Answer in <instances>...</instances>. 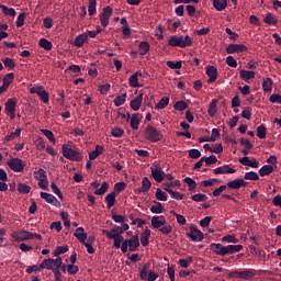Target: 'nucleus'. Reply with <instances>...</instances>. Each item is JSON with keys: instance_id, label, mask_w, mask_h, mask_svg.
<instances>
[{"instance_id": "obj_1", "label": "nucleus", "mask_w": 281, "mask_h": 281, "mask_svg": "<svg viewBox=\"0 0 281 281\" xmlns=\"http://www.w3.org/2000/svg\"><path fill=\"white\" fill-rule=\"evenodd\" d=\"M210 250L215 254V256H220L224 258V256H234V254H238L243 251V245H223L221 243H211L209 246Z\"/></svg>"}, {"instance_id": "obj_2", "label": "nucleus", "mask_w": 281, "mask_h": 281, "mask_svg": "<svg viewBox=\"0 0 281 281\" xmlns=\"http://www.w3.org/2000/svg\"><path fill=\"white\" fill-rule=\"evenodd\" d=\"M60 267H63V257H57L56 259H44L40 263V269H47V271H53L55 276H60Z\"/></svg>"}, {"instance_id": "obj_3", "label": "nucleus", "mask_w": 281, "mask_h": 281, "mask_svg": "<svg viewBox=\"0 0 281 281\" xmlns=\"http://www.w3.org/2000/svg\"><path fill=\"white\" fill-rule=\"evenodd\" d=\"M151 227L154 229H159L160 233H162L165 236H168L172 232V226L170 224H167L166 217L154 215L150 220Z\"/></svg>"}, {"instance_id": "obj_4", "label": "nucleus", "mask_w": 281, "mask_h": 281, "mask_svg": "<svg viewBox=\"0 0 281 281\" xmlns=\"http://www.w3.org/2000/svg\"><path fill=\"white\" fill-rule=\"evenodd\" d=\"M103 234L109 238V240H113V247L115 249H122V243H124V236L120 234L119 232H122L120 229V226L113 227L111 231H102Z\"/></svg>"}, {"instance_id": "obj_5", "label": "nucleus", "mask_w": 281, "mask_h": 281, "mask_svg": "<svg viewBox=\"0 0 281 281\" xmlns=\"http://www.w3.org/2000/svg\"><path fill=\"white\" fill-rule=\"evenodd\" d=\"M192 43H193V40L191 38L190 35H186L184 37L172 35L168 40V45H170L171 47H181V48L192 47Z\"/></svg>"}, {"instance_id": "obj_6", "label": "nucleus", "mask_w": 281, "mask_h": 281, "mask_svg": "<svg viewBox=\"0 0 281 281\" xmlns=\"http://www.w3.org/2000/svg\"><path fill=\"white\" fill-rule=\"evenodd\" d=\"M61 154L65 159H69V161H81L82 160V155L80 151L75 150L71 148V145L69 144H64L61 146Z\"/></svg>"}, {"instance_id": "obj_7", "label": "nucleus", "mask_w": 281, "mask_h": 281, "mask_svg": "<svg viewBox=\"0 0 281 281\" xmlns=\"http://www.w3.org/2000/svg\"><path fill=\"white\" fill-rule=\"evenodd\" d=\"M139 249V235H133L128 239H124L122 243L121 251L126 254V251H137Z\"/></svg>"}, {"instance_id": "obj_8", "label": "nucleus", "mask_w": 281, "mask_h": 281, "mask_svg": "<svg viewBox=\"0 0 281 281\" xmlns=\"http://www.w3.org/2000/svg\"><path fill=\"white\" fill-rule=\"evenodd\" d=\"M145 138L148 139V142H151L153 144H156L157 142H161L164 139V135L159 130H157L153 125H148L145 130Z\"/></svg>"}, {"instance_id": "obj_9", "label": "nucleus", "mask_w": 281, "mask_h": 281, "mask_svg": "<svg viewBox=\"0 0 281 281\" xmlns=\"http://www.w3.org/2000/svg\"><path fill=\"white\" fill-rule=\"evenodd\" d=\"M30 93L38 95L40 100H42V102L44 104H49V92H47V90H45V87L34 86V87L30 88Z\"/></svg>"}, {"instance_id": "obj_10", "label": "nucleus", "mask_w": 281, "mask_h": 281, "mask_svg": "<svg viewBox=\"0 0 281 281\" xmlns=\"http://www.w3.org/2000/svg\"><path fill=\"white\" fill-rule=\"evenodd\" d=\"M111 16H113V8L109 5L104 7L99 14L102 27H106L109 25Z\"/></svg>"}, {"instance_id": "obj_11", "label": "nucleus", "mask_w": 281, "mask_h": 281, "mask_svg": "<svg viewBox=\"0 0 281 281\" xmlns=\"http://www.w3.org/2000/svg\"><path fill=\"white\" fill-rule=\"evenodd\" d=\"M151 177L157 183H161L164 181L166 173L164 172V169L161 168V165L154 162L150 167Z\"/></svg>"}, {"instance_id": "obj_12", "label": "nucleus", "mask_w": 281, "mask_h": 281, "mask_svg": "<svg viewBox=\"0 0 281 281\" xmlns=\"http://www.w3.org/2000/svg\"><path fill=\"white\" fill-rule=\"evenodd\" d=\"M4 106L7 115H9L10 120H14L16 117V98L8 99Z\"/></svg>"}, {"instance_id": "obj_13", "label": "nucleus", "mask_w": 281, "mask_h": 281, "mask_svg": "<svg viewBox=\"0 0 281 281\" xmlns=\"http://www.w3.org/2000/svg\"><path fill=\"white\" fill-rule=\"evenodd\" d=\"M7 166H9L10 170L13 172H23L25 170V164L21 158H11L7 161Z\"/></svg>"}, {"instance_id": "obj_14", "label": "nucleus", "mask_w": 281, "mask_h": 281, "mask_svg": "<svg viewBox=\"0 0 281 281\" xmlns=\"http://www.w3.org/2000/svg\"><path fill=\"white\" fill-rule=\"evenodd\" d=\"M11 238L15 243H23V240H32V232L30 231H14L11 233Z\"/></svg>"}, {"instance_id": "obj_15", "label": "nucleus", "mask_w": 281, "mask_h": 281, "mask_svg": "<svg viewBox=\"0 0 281 281\" xmlns=\"http://www.w3.org/2000/svg\"><path fill=\"white\" fill-rule=\"evenodd\" d=\"M187 236L191 238L193 243H201L204 238L203 233L195 225L190 226V233H188Z\"/></svg>"}, {"instance_id": "obj_16", "label": "nucleus", "mask_w": 281, "mask_h": 281, "mask_svg": "<svg viewBox=\"0 0 281 281\" xmlns=\"http://www.w3.org/2000/svg\"><path fill=\"white\" fill-rule=\"evenodd\" d=\"M249 47L245 44H228L226 47V54H243V52H248Z\"/></svg>"}, {"instance_id": "obj_17", "label": "nucleus", "mask_w": 281, "mask_h": 281, "mask_svg": "<svg viewBox=\"0 0 281 281\" xmlns=\"http://www.w3.org/2000/svg\"><path fill=\"white\" fill-rule=\"evenodd\" d=\"M40 196L41 199L46 201V203H49L50 205H55V207H60V201H58V199H56L54 194L47 193V192H41Z\"/></svg>"}, {"instance_id": "obj_18", "label": "nucleus", "mask_w": 281, "mask_h": 281, "mask_svg": "<svg viewBox=\"0 0 281 281\" xmlns=\"http://www.w3.org/2000/svg\"><path fill=\"white\" fill-rule=\"evenodd\" d=\"M206 76H209V85H212V82H216L218 78V69L214 66H207L206 67Z\"/></svg>"}, {"instance_id": "obj_19", "label": "nucleus", "mask_w": 281, "mask_h": 281, "mask_svg": "<svg viewBox=\"0 0 281 281\" xmlns=\"http://www.w3.org/2000/svg\"><path fill=\"white\" fill-rule=\"evenodd\" d=\"M236 169L231 168L229 165L217 167L213 170V175H234Z\"/></svg>"}, {"instance_id": "obj_20", "label": "nucleus", "mask_w": 281, "mask_h": 281, "mask_svg": "<svg viewBox=\"0 0 281 281\" xmlns=\"http://www.w3.org/2000/svg\"><path fill=\"white\" fill-rule=\"evenodd\" d=\"M226 187L231 190H240V188L247 187V182H245L243 179H235L233 181H229L226 183Z\"/></svg>"}, {"instance_id": "obj_21", "label": "nucleus", "mask_w": 281, "mask_h": 281, "mask_svg": "<svg viewBox=\"0 0 281 281\" xmlns=\"http://www.w3.org/2000/svg\"><path fill=\"white\" fill-rule=\"evenodd\" d=\"M142 102H144V93H139L130 102L131 110L137 111L138 109H140Z\"/></svg>"}, {"instance_id": "obj_22", "label": "nucleus", "mask_w": 281, "mask_h": 281, "mask_svg": "<svg viewBox=\"0 0 281 281\" xmlns=\"http://www.w3.org/2000/svg\"><path fill=\"white\" fill-rule=\"evenodd\" d=\"M239 164L243 166H248V168H258L259 166L258 159H249L247 156L239 158Z\"/></svg>"}, {"instance_id": "obj_23", "label": "nucleus", "mask_w": 281, "mask_h": 281, "mask_svg": "<svg viewBox=\"0 0 281 281\" xmlns=\"http://www.w3.org/2000/svg\"><path fill=\"white\" fill-rule=\"evenodd\" d=\"M89 41V34L81 33L75 37L74 45L75 47H82Z\"/></svg>"}, {"instance_id": "obj_24", "label": "nucleus", "mask_w": 281, "mask_h": 281, "mask_svg": "<svg viewBox=\"0 0 281 281\" xmlns=\"http://www.w3.org/2000/svg\"><path fill=\"white\" fill-rule=\"evenodd\" d=\"M140 123H142V114L136 113L130 117V124L133 131H137V128H139Z\"/></svg>"}, {"instance_id": "obj_25", "label": "nucleus", "mask_w": 281, "mask_h": 281, "mask_svg": "<svg viewBox=\"0 0 281 281\" xmlns=\"http://www.w3.org/2000/svg\"><path fill=\"white\" fill-rule=\"evenodd\" d=\"M74 236H76L77 240H79V243L85 244L87 243V233L85 232L83 227H78L75 233Z\"/></svg>"}, {"instance_id": "obj_26", "label": "nucleus", "mask_w": 281, "mask_h": 281, "mask_svg": "<svg viewBox=\"0 0 281 281\" xmlns=\"http://www.w3.org/2000/svg\"><path fill=\"white\" fill-rule=\"evenodd\" d=\"M239 78H241L244 80V82H247L249 80H254V78H256V72H254V70H240L239 71Z\"/></svg>"}, {"instance_id": "obj_27", "label": "nucleus", "mask_w": 281, "mask_h": 281, "mask_svg": "<svg viewBox=\"0 0 281 281\" xmlns=\"http://www.w3.org/2000/svg\"><path fill=\"white\" fill-rule=\"evenodd\" d=\"M139 76H142V72L137 71L130 77L128 79L130 87H132L133 89L139 88Z\"/></svg>"}, {"instance_id": "obj_28", "label": "nucleus", "mask_w": 281, "mask_h": 281, "mask_svg": "<svg viewBox=\"0 0 281 281\" xmlns=\"http://www.w3.org/2000/svg\"><path fill=\"white\" fill-rule=\"evenodd\" d=\"M155 205L150 206V213L151 214H164L166 212V207H164V204L161 202L154 201Z\"/></svg>"}, {"instance_id": "obj_29", "label": "nucleus", "mask_w": 281, "mask_h": 281, "mask_svg": "<svg viewBox=\"0 0 281 281\" xmlns=\"http://www.w3.org/2000/svg\"><path fill=\"white\" fill-rule=\"evenodd\" d=\"M102 153H104V147H102L101 145H95V149L89 154L90 161H94V159H98V157H100Z\"/></svg>"}, {"instance_id": "obj_30", "label": "nucleus", "mask_w": 281, "mask_h": 281, "mask_svg": "<svg viewBox=\"0 0 281 281\" xmlns=\"http://www.w3.org/2000/svg\"><path fill=\"white\" fill-rule=\"evenodd\" d=\"M262 89L265 93H271L273 90V80L271 78L267 77L262 79Z\"/></svg>"}, {"instance_id": "obj_31", "label": "nucleus", "mask_w": 281, "mask_h": 281, "mask_svg": "<svg viewBox=\"0 0 281 281\" xmlns=\"http://www.w3.org/2000/svg\"><path fill=\"white\" fill-rule=\"evenodd\" d=\"M61 269L63 271H67L69 276H76V273H78V271L80 270L78 266L74 263L63 265Z\"/></svg>"}, {"instance_id": "obj_32", "label": "nucleus", "mask_w": 281, "mask_h": 281, "mask_svg": "<svg viewBox=\"0 0 281 281\" xmlns=\"http://www.w3.org/2000/svg\"><path fill=\"white\" fill-rule=\"evenodd\" d=\"M147 52H150V44L146 41H143L138 45L139 56H146Z\"/></svg>"}, {"instance_id": "obj_33", "label": "nucleus", "mask_w": 281, "mask_h": 281, "mask_svg": "<svg viewBox=\"0 0 281 281\" xmlns=\"http://www.w3.org/2000/svg\"><path fill=\"white\" fill-rule=\"evenodd\" d=\"M117 196V193L115 191H112L105 196V203L108 205V209L111 210L113 205H115V199Z\"/></svg>"}, {"instance_id": "obj_34", "label": "nucleus", "mask_w": 281, "mask_h": 281, "mask_svg": "<svg viewBox=\"0 0 281 281\" xmlns=\"http://www.w3.org/2000/svg\"><path fill=\"white\" fill-rule=\"evenodd\" d=\"M238 278H240V280H251V278H256V272L251 270L239 271Z\"/></svg>"}, {"instance_id": "obj_35", "label": "nucleus", "mask_w": 281, "mask_h": 281, "mask_svg": "<svg viewBox=\"0 0 281 281\" xmlns=\"http://www.w3.org/2000/svg\"><path fill=\"white\" fill-rule=\"evenodd\" d=\"M0 10L4 16H16V10L14 8H8L5 4L0 3Z\"/></svg>"}, {"instance_id": "obj_36", "label": "nucleus", "mask_w": 281, "mask_h": 281, "mask_svg": "<svg viewBox=\"0 0 281 281\" xmlns=\"http://www.w3.org/2000/svg\"><path fill=\"white\" fill-rule=\"evenodd\" d=\"M149 240H150V229H145L140 234V244L143 245V247H148Z\"/></svg>"}, {"instance_id": "obj_37", "label": "nucleus", "mask_w": 281, "mask_h": 281, "mask_svg": "<svg viewBox=\"0 0 281 281\" xmlns=\"http://www.w3.org/2000/svg\"><path fill=\"white\" fill-rule=\"evenodd\" d=\"M217 104H218V100L214 99L211 101L210 105H209V110H207V114L210 115V117H214V115H216L217 113Z\"/></svg>"}, {"instance_id": "obj_38", "label": "nucleus", "mask_w": 281, "mask_h": 281, "mask_svg": "<svg viewBox=\"0 0 281 281\" xmlns=\"http://www.w3.org/2000/svg\"><path fill=\"white\" fill-rule=\"evenodd\" d=\"M273 172V166L265 165L259 169L260 177H269Z\"/></svg>"}, {"instance_id": "obj_39", "label": "nucleus", "mask_w": 281, "mask_h": 281, "mask_svg": "<svg viewBox=\"0 0 281 281\" xmlns=\"http://www.w3.org/2000/svg\"><path fill=\"white\" fill-rule=\"evenodd\" d=\"M213 7L215 10H217V12H223V10L227 8V0H214Z\"/></svg>"}, {"instance_id": "obj_40", "label": "nucleus", "mask_w": 281, "mask_h": 281, "mask_svg": "<svg viewBox=\"0 0 281 281\" xmlns=\"http://www.w3.org/2000/svg\"><path fill=\"white\" fill-rule=\"evenodd\" d=\"M222 243H228L229 245H236L239 243V239L236 237L235 234L225 235L222 237Z\"/></svg>"}, {"instance_id": "obj_41", "label": "nucleus", "mask_w": 281, "mask_h": 281, "mask_svg": "<svg viewBox=\"0 0 281 281\" xmlns=\"http://www.w3.org/2000/svg\"><path fill=\"white\" fill-rule=\"evenodd\" d=\"M19 137H21V127H18L13 133L4 136L3 142H13V139Z\"/></svg>"}, {"instance_id": "obj_42", "label": "nucleus", "mask_w": 281, "mask_h": 281, "mask_svg": "<svg viewBox=\"0 0 281 281\" xmlns=\"http://www.w3.org/2000/svg\"><path fill=\"white\" fill-rule=\"evenodd\" d=\"M38 45L42 47V49H45V52H52V47H54V45L47 38H41Z\"/></svg>"}, {"instance_id": "obj_43", "label": "nucleus", "mask_w": 281, "mask_h": 281, "mask_svg": "<svg viewBox=\"0 0 281 281\" xmlns=\"http://www.w3.org/2000/svg\"><path fill=\"white\" fill-rule=\"evenodd\" d=\"M98 12V1L97 0H89L88 4V14L89 16H93Z\"/></svg>"}, {"instance_id": "obj_44", "label": "nucleus", "mask_w": 281, "mask_h": 281, "mask_svg": "<svg viewBox=\"0 0 281 281\" xmlns=\"http://www.w3.org/2000/svg\"><path fill=\"white\" fill-rule=\"evenodd\" d=\"M151 186H153V183L150 182V180L147 177H145V178H143L142 188L138 189V192L146 193V192H148V190H150Z\"/></svg>"}, {"instance_id": "obj_45", "label": "nucleus", "mask_w": 281, "mask_h": 281, "mask_svg": "<svg viewBox=\"0 0 281 281\" xmlns=\"http://www.w3.org/2000/svg\"><path fill=\"white\" fill-rule=\"evenodd\" d=\"M168 104H170V98L168 97H162L159 102L155 105V109H157L158 111L166 109V106H168Z\"/></svg>"}, {"instance_id": "obj_46", "label": "nucleus", "mask_w": 281, "mask_h": 281, "mask_svg": "<svg viewBox=\"0 0 281 281\" xmlns=\"http://www.w3.org/2000/svg\"><path fill=\"white\" fill-rule=\"evenodd\" d=\"M263 22H266L268 25H277L278 24V18L273 15V13H267Z\"/></svg>"}, {"instance_id": "obj_47", "label": "nucleus", "mask_w": 281, "mask_h": 281, "mask_svg": "<svg viewBox=\"0 0 281 281\" xmlns=\"http://www.w3.org/2000/svg\"><path fill=\"white\" fill-rule=\"evenodd\" d=\"M12 82H14V74L9 72L3 77L2 85H4V87L10 88V85H12Z\"/></svg>"}, {"instance_id": "obj_48", "label": "nucleus", "mask_w": 281, "mask_h": 281, "mask_svg": "<svg viewBox=\"0 0 281 281\" xmlns=\"http://www.w3.org/2000/svg\"><path fill=\"white\" fill-rule=\"evenodd\" d=\"M150 265L149 263H145L143 266V268L139 270V278L140 280H146V278L148 277V273L150 272Z\"/></svg>"}, {"instance_id": "obj_49", "label": "nucleus", "mask_w": 281, "mask_h": 281, "mask_svg": "<svg viewBox=\"0 0 281 281\" xmlns=\"http://www.w3.org/2000/svg\"><path fill=\"white\" fill-rule=\"evenodd\" d=\"M109 190V183L108 182H103L101 184V187H99L95 191L94 194L97 196H102V194H106V191Z\"/></svg>"}, {"instance_id": "obj_50", "label": "nucleus", "mask_w": 281, "mask_h": 281, "mask_svg": "<svg viewBox=\"0 0 281 281\" xmlns=\"http://www.w3.org/2000/svg\"><path fill=\"white\" fill-rule=\"evenodd\" d=\"M257 137H259V139H265L267 137V126H265V124L257 127Z\"/></svg>"}, {"instance_id": "obj_51", "label": "nucleus", "mask_w": 281, "mask_h": 281, "mask_svg": "<svg viewBox=\"0 0 281 281\" xmlns=\"http://www.w3.org/2000/svg\"><path fill=\"white\" fill-rule=\"evenodd\" d=\"M244 179H246V181H258L260 176H258V172L256 171H249L245 173Z\"/></svg>"}, {"instance_id": "obj_52", "label": "nucleus", "mask_w": 281, "mask_h": 281, "mask_svg": "<svg viewBox=\"0 0 281 281\" xmlns=\"http://www.w3.org/2000/svg\"><path fill=\"white\" fill-rule=\"evenodd\" d=\"M166 192H168V194H170V196L172 199H176L177 201H182L183 200V195L181 193H179L178 191H173L170 188H165Z\"/></svg>"}, {"instance_id": "obj_53", "label": "nucleus", "mask_w": 281, "mask_h": 281, "mask_svg": "<svg viewBox=\"0 0 281 281\" xmlns=\"http://www.w3.org/2000/svg\"><path fill=\"white\" fill-rule=\"evenodd\" d=\"M41 133H43V135H45V137L48 138L50 144H56V137H54V132H52L49 130L42 128Z\"/></svg>"}, {"instance_id": "obj_54", "label": "nucleus", "mask_w": 281, "mask_h": 281, "mask_svg": "<svg viewBox=\"0 0 281 281\" xmlns=\"http://www.w3.org/2000/svg\"><path fill=\"white\" fill-rule=\"evenodd\" d=\"M32 188L25 183H19L18 184V192L20 194H30Z\"/></svg>"}, {"instance_id": "obj_55", "label": "nucleus", "mask_w": 281, "mask_h": 281, "mask_svg": "<svg viewBox=\"0 0 281 281\" xmlns=\"http://www.w3.org/2000/svg\"><path fill=\"white\" fill-rule=\"evenodd\" d=\"M34 179H36V181L47 179V172L45 169H38L37 171H34Z\"/></svg>"}, {"instance_id": "obj_56", "label": "nucleus", "mask_w": 281, "mask_h": 281, "mask_svg": "<svg viewBox=\"0 0 281 281\" xmlns=\"http://www.w3.org/2000/svg\"><path fill=\"white\" fill-rule=\"evenodd\" d=\"M67 251H69V246H58L54 252L53 256L58 257L63 254H67Z\"/></svg>"}, {"instance_id": "obj_57", "label": "nucleus", "mask_w": 281, "mask_h": 281, "mask_svg": "<svg viewBox=\"0 0 281 281\" xmlns=\"http://www.w3.org/2000/svg\"><path fill=\"white\" fill-rule=\"evenodd\" d=\"M126 103V93H123L121 95H117L115 99H114V104L115 106H122L123 104Z\"/></svg>"}, {"instance_id": "obj_58", "label": "nucleus", "mask_w": 281, "mask_h": 281, "mask_svg": "<svg viewBox=\"0 0 281 281\" xmlns=\"http://www.w3.org/2000/svg\"><path fill=\"white\" fill-rule=\"evenodd\" d=\"M183 182L187 183L188 189L190 191L194 190L196 188V181H194V179L187 177L183 179Z\"/></svg>"}, {"instance_id": "obj_59", "label": "nucleus", "mask_w": 281, "mask_h": 281, "mask_svg": "<svg viewBox=\"0 0 281 281\" xmlns=\"http://www.w3.org/2000/svg\"><path fill=\"white\" fill-rule=\"evenodd\" d=\"M4 67H8L10 70L14 69V67H16V64L14 63V59L10 58V57H5L2 60Z\"/></svg>"}, {"instance_id": "obj_60", "label": "nucleus", "mask_w": 281, "mask_h": 281, "mask_svg": "<svg viewBox=\"0 0 281 281\" xmlns=\"http://www.w3.org/2000/svg\"><path fill=\"white\" fill-rule=\"evenodd\" d=\"M175 111H186L188 109V103L186 101H178L173 105Z\"/></svg>"}, {"instance_id": "obj_61", "label": "nucleus", "mask_w": 281, "mask_h": 281, "mask_svg": "<svg viewBox=\"0 0 281 281\" xmlns=\"http://www.w3.org/2000/svg\"><path fill=\"white\" fill-rule=\"evenodd\" d=\"M226 65H228V67H233L234 69H236L238 67V61H236L234 56L229 55L226 57Z\"/></svg>"}, {"instance_id": "obj_62", "label": "nucleus", "mask_w": 281, "mask_h": 281, "mask_svg": "<svg viewBox=\"0 0 281 281\" xmlns=\"http://www.w3.org/2000/svg\"><path fill=\"white\" fill-rule=\"evenodd\" d=\"M167 67H169V69H181L183 65L181 64V60L179 61L169 60L167 61Z\"/></svg>"}, {"instance_id": "obj_63", "label": "nucleus", "mask_w": 281, "mask_h": 281, "mask_svg": "<svg viewBox=\"0 0 281 281\" xmlns=\"http://www.w3.org/2000/svg\"><path fill=\"white\" fill-rule=\"evenodd\" d=\"M156 199L158 201H168V195H166V192H164L161 189L156 190Z\"/></svg>"}, {"instance_id": "obj_64", "label": "nucleus", "mask_w": 281, "mask_h": 281, "mask_svg": "<svg viewBox=\"0 0 281 281\" xmlns=\"http://www.w3.org/2000/svg\"><path fill=\"white\" fill-rule=\"evenodd\" d=\"M111 135L112 137H122V135H124V130H122L121 127H114L111 131Z\"/></svg>"}]
</instances>
